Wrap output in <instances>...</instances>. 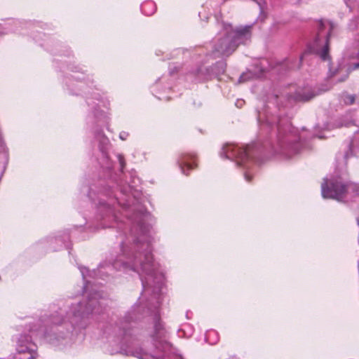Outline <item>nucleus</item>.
<instances>
[{"label":"nucleus","mask_w":359,"mask_h":359,"mask_svg":"<svg viewBox=\"0 0 359 359\" xmlns=\"http://www.w3.org/2000/svg\"><path fill=\"white\" fill-rule=\"evenodd\" d=\"M155 329L157 332V333L160 332L161 330L163 329V326L161 325V324L158 322L156 325H155Z\"/></svg>","instance_id":"nucleus-8"},{"label":"nucleus","mask_w":359,"mask_h":359,"mask_svg":"<svg viewBox=\"0 0 359 359\" xmlns=\"http://www.w3.org/2000/svg\"><path fill=\"white\" fill-rule=\"evenodd\" d=\"M353 67H354V69H358L359 68V62L357 63H355Z\"/></svg>","instance_id":"nucleus-11"},{"label":"nucleus","mask_w":359,"mask_h":359,"mask_svg":"<svg viewBox=\"0 0 359 359\" xmlns=\"http://www.w3.org/2000/svg\"><path fill=\"white\" fill-rule=\"evenodd\" d=\"M248 156H249V154H248V148H245L241 151V157L240 158L242 161L247 159L248 158Z\"/></svg>","instance_id":"nucleus-6"},{"label":"nucleus","mask_w":359,"mask_h":359,"mask_svg":"<svg viewBox=\"0 0 359 359\" xmlns=\"http://www.w3.org/2000/svg\"><path fill=\"white\" fill-rule=\"evenodd\" d=\"M250 27L236 29L221 39L215 46V51L223 56H229L238 48L243 39L250 35Z\"/></svg>","instance_id":"nucleus-1"},{"label":"nucleus","mask_w":359,"mask_h":359,"mask_svg":"<svg viewBox=\"0 0 359 359\" xmlns=\"http://www.w3.org/2000/svg\"><path fill=\"white\" fill-rule=\"evenodd\" d=\"M245 179L248 182H250L252 180V176L250 175L248 173L246 172V173H245Z\"/></svg>","instance_id":"nucleus-10"},{"label":"nucleus","mask_w":359,"mask_h":359,"mask_svg":"<svg viewBox=\"0 0 359 359\" xmlns=\"http://www.w3.org/2000/svg\"><path fill=\"white\" fill-rule=\"evenodd\" d=\"M355 96L354 95H346L344 102L346 104H353L355 102Z\"/></svg>","instance_id":"nucleus-5"},{"label":"nucleus","mask_w":359,"mask_h":359,"mask_svg":"<svg viewBox=\"0 0 359 359\" xmlns=\"http://www.w3.org/2000/svg\"><path fill=\"white\" fill-rule=\"evenodd\" d=\"M346 185L337 180L322 184V195L324 198L340 200L346 193Z\"/></svg>","instance_id":"nucleus-2"},{"label":"nucleus","mask_w":359,"mask_h":359,"mask_svg":"<svg viewBox=\"0 0 359 359\" xmlns=\"http://www.w3.org/2000/svg\"><path fill=\"white\" fill-rule=\"evenodd\" d=\"M178 163L182 172L188 176L189 171L196 169L198 166L197 156L194 153L182 154L178 161Z\"/></svg>","instance_id":"nucleus-3"},{"label":"nucleus","mask_w":359,"mask_h":359,"mask_svg":"<svg viewBox=\"0 0 359 359\" xmlns=\"http://www.w3.org/2000/svg\"><path fill=\"white\" fill-rule=\"evenodd\" d=\"M313 97H314V95L311 93V94H310L309 95H306V96H305V97H303V96H302V97H301L299 98V100H300L301 101L306 102V101H309V100H311V98H313Z\"/></svg>","instance_id":"nucleus-7"},{"label":"nucleus","mask_w":359,"mask_h":359,"mask_svg":"<svg viewBox=\"0 0 359 359\" xmlns=\"http://www.w3.org/2000/svg\"><path fill=\"white\" fill-rule=\"evenodd\" d=\"M118 158H119V163H120V164H121V168H124V166H125V161H124V158H123V157H122L121 156H118Z\"/></svg>","instance_id":"nucleus-9"},{"label":"nucleus","mask_w":359,"mask_h":359,"mask_svg":"<svg viewBox=\"0 0 359 359\" xmlns=\"http://www.w3.org/2000/svg\"><path fill=\"white\" fill-rule=\"evenodd\" d=\"M330 50V34L327 36L326 43L321 51L320 52V56L324 61L329 60L330 57L329 55Z\"/></svg>","instance_id":"nucleus-4"}]
</instances>
